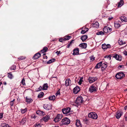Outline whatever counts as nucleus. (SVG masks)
I'll list each match as a JSON object with an SVG mask.
<instances>
[{
  "instance_id": "3",
  "label": "nucleus",
  "mask_w": 127,
  "mask_h": 127,
  "mask_svg": "<svg viewBox=\"0 0 127 127\" xmlns=\"http://www.w3.org/2000/svg\"><path fill=\"white\" fill-rule=\"evenodd\" d=\"M88 117L94 119H97L98 117L97 114L95 112L89 113L88 114Z\"/></svg>"
},
{
  "instance_id": "28",
  "label": "nucleus",
  "mask_w": 127,
  "mask_h": 127,
  "mask_svg": "<svg viewBox=\"0 0 127 127\" xmlns=\"http://www.w3.org/2000/svg\"><path fill=\"white\" fill-rule=\"evenodd\" d=\"M56 60L55 59H52L49 60L48 61H47V64H51L52 62H54Z\"/></svg>"
},
{
  "instance_id": "29",
  "label": "nucleus",
  "mask_w": 127,
  "mask_h": 127,
  "mask_svg": "<svg viewBox=\"0 0 127 127\" xmlns=\"http://www.w3.org/2000/svg\"><path fill=\"white\" fill-rule=\"evenodd\" d=\"M44 93L43 92H41L39 93L38 96V97L41 98L44 95Z\"/></svg>"
},
{
  "instance_id": "64",
  "label": "nucleus",
  "mask_w": 127,
  "mask_h": 127,
  "mask_svg": "<svg viewBox=\"0 0 127 127\" xmlns=\"http://www.w3.org/2000/svg\"><path fill=\"white\" fill-rule=\"evenodd\" d=\"M70 45V44H68L67 46V47L68 48L69 47Z\"/></svg>"
},
{
  "instance_id": "44",
  "label": "nucleus",
  "mask_w": 127,
  "mask_h": 127,
  "mask_svg": "<svg viewBox=\"0 0 127 127\" xmlns=\"http://www.w3.org/2000/svg\"><path fill=\"white\" fill-rule=\"evenodd\" d=\"M119 112H117V114L116 115V118L117 119H119Z\"/></svg>"
},
{
  "instance_id": "54",
  "label": "nucleus",
  "mask_w": 127,
  "mask_h": 127,
  "mask_svg": "<svg viewBox=\"0 0 127 127\" xmlns=\"http://www.w3.org/2000/svg\"><path fill=\"white\" fill-rule=\"evenodd\" d=\"M120 117L123 114V112H120Z\"/></svg>"
},
{
  "instance_id": "19",
  "label": "nucleus",
  "mask_w": 127,
  "mask_h": 127,
  "mask_svg": "<svg viewBox=\"0 0 127 127\" xmlns=\"http://www.w3.org/2000/svg\"><path fill=\"white\" fill-rule=\"evenodd\" d=\"M125 76V75L123 72H120V79H122Z\"/></svg>"
},
{
  "instance_id": "1",
  "label": "nucleus",
  "mask_w": 127,
  "mask_h": 127,
  "mask_svg": "<svg viewBox=\"0 0 127 127\" xmlns=\"http://www.w3.org/2000/svg\"><path fill=\"white\" fill-rule=\"evenodd\" d=\"M97 90V86L95 84L91 85L89 88V91L91 93H96Z\"/></svg>"
},
{
  "instance_id": "60",
  "label": "nucleus",
  "mask_w": 127,
  "mask_h": 127,
  "mask_svg": "<svg viewBox=\"0 0 127 127\" xmlns=\"http://www.w3.org/2000/svg\"><path fill=\"white\" fill-rule=\"evenodd\" d=\"M120 68H124V66L123 65H120Z\"/></svg>"
},
{
  "instance_id": "18",
  "label": "nucleus",
  "mask_w": 127,
  "mask_h": 127,
  "mask_svg": "<svg viewBox=\"0 0 127 127\" xmlns=\"http://www.w3.org/2000/svg\"><path fill=\"white\" fill-rule=\"evenodd\" d=\"M48 88L47 84H44L42 86V89L43 90H47Z\"/></svg>"
},
{
  "instance_id": "41",
  "label": "nucleus",
  "mask_w": 127,
  "mask_h": 127,
  "mask_svg": "<svg viewBox=\"0 0 127 127\" xmlns=\"http://www.w3.org/2000/svg\"><path fill=\"white\" fill-rule=\"evenodd\" d=\"M101 66L100 64L97 63L95 67L96 68H98L100 67Z\"/></svg>"
},
{
  "instance_id": "9",
  "label": "nucleus",
  "mask_w": 127,
  "mask_h": 127,
  "mask_svg": "<svg viewBox=\"0 0 127 127\" xmlns=\"http://www.w3.org/2000/svg\"><path fill=\"white\" fill-rule=\"evenodd\" d=\"M80 90V88L78 86H77L74 88L73 90V92L75 94L78 93Z\"/></svg>"
},
{
  "instance_id": "57",
  "label": "nucleus",
  "mask_w": 127,
  "mask_h": 127,
  "mask_svg": "<svg viewBox=\"0 0 127 127\" xmlns=\"http://www.w3.org/2000/svg\"><path fill=\"white\" fill-rule=\"evenodd\" d=\"M60 52V51H57L56 52V53L57 54V55H58L59 54Z\"/></svg>"
},
{
  "instance_id": "39",
  "label": "nucleus",
  "mask_w": 127,
  "mask_h": 127,
  "mask_svg": "<svg viewBox=\"0 0 127 127\" xmlns=\"http://www.w3.org/2000/svg\"><path fill=\"white\" fill-rule=\"evenodd\" d=\"M16 68V66L14 65H13L10 68V69L11 70H15Z\"/></svg>"
},
{
  "instance_id": "10",
  "label": "nucleus",
  "mask_w": 127,
  "mask_h": 127,
  "mask_svg": "<svg viewBox=\"0 0 127 127\" xmlns=\"http://www.w3.org/2000/svg\"><path fill=\"white\" fill-rule=\"evenodd\" d=\"M41 54L37 53L35 54L33 56L32 58L33 59L36 60L38 58L41 56Z\"/></svg>"
},
{
  "instance_id": "56",
  "label": "nucleus",
  "mask_w": 127,
  "mask_h": 127,
  "mask_svg": "<svg viewBox=\"0 0 127 127\" xmlns=\"http://www.w3.org/2000/svg\"><path fill=\"white\" fill-rule=\"evenodd\" d=\"M3 115L2 113H0V119L1 118H2Z\"/></svg>"
},
{
  "instance_id": "47",
  "label": "nucleus",
  "mask_w": 127,
  "mask_h": 127,
  "mask_svg": "<svg viewBox=\"0 0 127 127\" xmlns=\"http://www.w3.org/2000/svg\"><path fill=\"white\" fill-rule=\"evenodd\" d=\"M42 89V87L41 86H40L38 89V90H36V91H37L38 92V91H41Z\"/></svg>"
},
{
  "instance_id": "46",
  "label": "nucleus",
  "mask_w": 127,
  "mask_h": 127,
  "mask_svg": "<svg viewBox=\"0 0 127 127\" xmlns=\"http://www.w3.org/2000/svg\"><path fill=\"white\" fill-rule=\"evenodd\" d=\"M90 58L91 60L92 61H93L95 60V58L93 57V56H91L90 57Z\"/></svg>"
},
{
  "instance_id": "51",
  "label": "nucleus",
  "mask_w": 127,
  "mask_h": 127,
  "mask_svg": "<svg viewBox=\"0 0 127 127\" xmlns=\"http://www.w3.org/2000/svg\"><path fill=\"white\" fill-rule=\"evenodd\" d=\"M125 120L127 121V114H126L124 116Z\"/></svg>"
},
{
  "instance_id": "13",
  "label": "nucleus",
  "mask_w": 127,
  "mask_h": 127,
  "mask_svg": "<svg viewBox=\"0 0 127 127\" xmlns=\"http://www.w3.org/2000/svg\"><path fill=\"white\" fill-rule=\"evenodd\" d=\"M73 54L74 55H78L79 54V50L78 48H76L74 49L73 50Z\"/></svg>"
},
{
  "instance_id": "58",
  "label": "nucleus",
  "mask_w": 127,
  "mask_h": 127,
  "mask_svg": "<svg viewBox=\"0 0 127 127\" xmlns=\"http://www.w3.org/2000/svg\"><path fill=\"white\" fill-rule=\"evenodd\" d=\"M82 82V80L81 79H80L79 81V84H81Z\"/></svg>"
},
{
  "instance_id": "15",
  "label": "nucleus",
  "mask_w": 127,
  "mask_h": 127,
  "mask_svg": "<svg viewBox=\"0 0 127 127\" xmlns=\"http://www.w3.org/2000/svg\"><path fill=\"white\" fill-rule=\"evenodd\" d=\"M50 116L47 115L43 117L42 119L44 122H47L50 119Z\"/></svg>"
},
{
  "instance_id": "61",
  "label": "nucleus",
  "mask_w": 127,
  "mask_h": 127,
  "mask_svg": "<svg viewBox=\"0 0 127 127\" xmlns=\"http://www.w3.org/2000/svg\"><path fill=\"white\" fill-rule=\"evenodd\" d=\"M98 64H100L101 65H102V62H100L99 63H98Z\"/></svg>"
},
{
  "instance_id": "63",
  "label": "nucleus",
  "mask_w": 127,
  "mask_h": 127,
  "mask_svg": "<svg viewBox=\"0 0 127 127\" xmlns=\"http://www.w3.org/2000/svg\"><path fill=\"white\" fill-rule=\"evenodd\" d=\"M56 94H57V95H60V92H59V91H58L57 92V93Z\"/></svg>"
},
{
  "instance_id": "42",
  "label": "nucleus",
  "mask_w": 127,
  "mask_h": 127,
  "mask_svg": "<svg viewBox=\"0 0 127 127\" xmlns=\"http://www.w3.org/2000/svg\"><path fill=\"white\" fill-rule=\"evenodd\" d=\"M27 108H25V109H22L21 110V111L22 113H25L27 111Z\"/></svg>"
},
{
  "instance_id": "59",
  "label": "nucleus",
  "mask_w": 127,
  "mask_h": 127,
  "mask_svg": "<svg viewBox=\"0 0 127 127\" xmlns=\"http://www.w3.org/2000/svg\"><path fill=\"white\" fill-rule=\"evenodd\" d=\"M106 45V46H107V47H108V48H109V47H110V44H107V45Z\"/></svg>"
},
{
  "instance_id": "11",
  "label": "nucleus",
  "mask_w": 127,
  "mask_h": 127,
  "mask_svg": "<svg viewBox=\"0 0 127 127\" xmlns=\"http://www.w3.org/2000/svg\"><path fill=\"white\" fill-rule=\"evenodd\" d=\"M71 84V81L69 78L66 79L65 81V85L66 86H69Z\"/></svg>"
},
{
  "instance_id": "6",
  "label": "nucleus",
  "mask_w": 127,
  "mask_h": 127,
  "mask_svg": "<svg viewBox=\"0 0 127 127\" xmlns=\"http://www.w3.org/2000/svg\"><path fill=\"white\" fill-rule=\"evenodd\" d=\"M62 122L64 124L66 125L69 124L70 120L69 119L65 118L62 120Z\"/></svg>"
},
{
  "instance_id": "24",
  "label": "nucleus",
  "mask_w": 127,
  "mask_h": 127,
  "mask_svg": "<svg viewBox=\"0 0 127 127\" xmlns=\"http://www.w3.org/2000/svg\"><path fill=\"white\" fill-rule=\"evenodd\" d=\"M99 24L97 22H95L93 24V27L95 28H98L99 27Z\"/></svg>"
},
{
  "instance_id": "37",
  "label": "nucleus",
  "mask_w": 127,
  "mask_h": 127,
  "mask_svg": "<svg viewBox=\"0 0 127 127\" xmlns=\"http://www.w3.org/2000/svg\"><path fill=\"white\" fill-rule=\"evenodd\" d=\"M25 81V80L24 78H23L21 80V83L22 84L23 86H25L26 85Z\"/></svg>"
},
{
  "instance_id": "33",
  "label": "nucleus",
  "mask_w": 127,
  "mask_h": 127,
  "mask_svg": "<svg viewBox=\"0 0 127 127\" xmlns=\"http://www.w3.org/2000/svg\"><path fill=\"white\" fill-rule=\"evenodd\" d=\"M96 34L97 35H103L104 34V32L102 31H100L96 33Z\"/></svg>"
},
{
  "instance_id": "32",
  "label": "nucleus",
  "mask_w": 127,
  "mask_h": 127,
  "mask_svg": "<svg viewBox=\"0 0 127 127\" xmlns=\"http://www.w3.org/2000/svg\"><path fill=\"white\" fill-rule=\"evenodd\" d=\"M107 46L105 44H102V48L103 49H107L108 48Z\"/></svg>"
},
{
  "instance_id": "40",
  "label": "nucleus",
  "mask_w": 127,
  "mask_h": 127,
  "mask_svg": "<svg viewBox=\"0 0 127 127\" xmlns=\"http://www.w3.org/2000/svg\"><path fill=\"white\" fill-rule=\"evenodd\" d=\"M71 38V36H68L67 37L64 38V40H69Z\"/></svg>"
},
{
  "instance_id": "52",
  "label": "nucleus",
  "mask_w": 127,
  "mask_h": 127,
  "mask_svg": "<svg viewBox=\"0 0 127 127\" xmlns=\"http://www.w3.org/2000/svg\"><path fill=\"white\" fill-rule=\"evenodd\" d=\"M64 40V39L63 38H60L59 40V41L61 42H63Z\"/></svg>"
},
{
  "instance_id": "45",
  "label": "nucleus",
  "mask_w": 127,
  "mask_h": 127,
  "mask_svg": "<svg viewBox=\"0 0 127 127\" xmlns=\"http://www.w3.org/2000/svg\"><path fill=\"white\" fill-rule=\"evenodd\" d=\"M116 78L118 79H119V72H118L115 75Z\"/></svg>"
},
{
  "instance_id": "36",
  "label": "nucleus",
  "mask_w": 127,
  "mask_h": 127,
  "mask_svg": "<svg viewBox=\"0 0 127 127\" xmlns=\"http://www.w3.org/2000/svg\"><path fill=\"white\" fill-rule=\"evenodd\" d=\"M124 4V1L123 0H120V7L123 5Z\"/></svg>"
},
{
  "instance_id": "25",
  "label": "nucleus",
  "mask_w": 127,
  "mask_h": 127,
  "mask_svg": "<svg viewBox=\"0 0 127 127\" xmlns=\"http://www.w3.org/2000/svg\"><path fill=\"white\" fill-rule=\"evenodd\" d=\"M47 49L48 48L47 47H45L43 48V49L41 50V52L42 53H43L46 52Z\"/></svg>"
},
{
  "instance_id": "55",
  "label": "nucleus",
  "mask_w": 127,
  "mask_h": 127,
  "mask_svg": "<svg viewBox=\"0 0 127 127\" xmlns=\"http://www.w3.org/2000/svg\"><path fill=\"white\" fill-rule=\"evenodd\" d=\"M124 54L126 56H127V51H125L124 52Z\"/></svg>"
},
{
  "instance_id": "2",
  "label": "nucleus",
  "mask_w": 127,
  "mask_h": 127,
  "mask_svg": "<svg viewBox=\"0 0 127 127\" xmlns=\"http://www.w3.org/2000/svg\"><path fill=\"white\" fill-rule=\"evenodd\" d=\"M83 101V98L81 96H78L75 101V103L78 105H80Z\"/></svg>"
},
{
  "instance_id": "35",
  "label": "nucleus",
  "mask_w": 127,
  "mask_h": 127,
  "mask_svg": "<svg viewBox=\"0 0 127 127\" xmlns=\"http://www.w3.org/2000/svg\"><path fill=\"white\" fill-rule=\"evenodd\" d=\"M26 101L28 103L32 101V100L31 98H28L27 97H26Z\"/></svg>"
},
{
  "instance_id": "34",
  "label": "nucleus",
  "mask_w": 127,
  "mask_h": 127,
  "mask_svg": "<svg viewBox=\"0 0 127 127\" xmlns=\"http://www.w3.org/2000/svg\"><path fill=\"white\" fill-rule=\"evenodd\" d=\"M8 77L10 79H11L13 77V76L11 73H9L8 74Z\"/></svg>"
},
{
  "instance_id": "12",
  "label": "nucleus",
  "mask_w": 127,
  "mask_h": 127,
  "mask_svg": "<svg viewBox=\"0 0 127 127\" xmlns=\"http://www.w3.org/2000/svg\"><path fill=\"white\" fill-rule=\"evenodd\" d=\"M36 113L37 114L41 116H43L45 114V113L43 112V111L40 110L37 111H36Z\"/></svg>"
},
{
  "instance_id": "50",
  "label": "nucleus",
  "mask_w": 127,
  "mask_h": 127,
  "mask_svg": "<svg viewBox=\"0 0 127 127\" xmlns=\"http://www.w3.org/2000/svg\"><path fill=\"white\" fill-rule=\"evenodd\" d=\"M108 32H111L112 30V29L111 28H109V27H108Z\"/></svg>"
},
{
  "instance_id": "17",
  "label": "nucleus",
  "mask_w": 127,
  "mask_h": 127,
  "mask_svg": "<svg viewBox=\"0 0 127 127\" xmlns=\"http://www.w3.org/2000/svg\"><path fill=\"white\" fill-rule=\"evenodd\" d=\"M76 125L77 127H82V125L81 124L79 120H76Z\"/></svg>"
},
{
  "instance_id": "4",
  "label": "nucleus",
  "mask_w": 127,
  "mask_h": 127,
  "mask_svg": "<svg viewBox=\"0 0 127 127\" xmlns=\"http://www.w3.org/2000/svg\"><path fill=\"white\" fill-rule=\"evenodd\" d=\"M43 107L44 109L46 110H50L52 109V105L50 104H44L43 106Z\"/></svg>"
},
{
  "instance_id": "31",
  "label": "nucleus",
  "mask_w": 127,
  "mask_h": 127,
  "mask_svg": "<svg viewBox=\"0 0 127 127\" xmlns=\"http://www.w3.org/2000/svg\"><path fill=\"white\" fill-rule=\"evenodd\" d=\"M48 98L49 100H55V95H53L52 96L49 97Z\"/></svg>"
},
{
  "instance_id": "62",
  "label": "nucleus",
  "mask_w": 127,
  "mask_h": 127,
  "mask_svg": "<svg viewBox=\"0 0 127 127\" xmlns=\"http://www.w3.org/2000/svg\"><path fill=\"white\" fill-rule=\"evenodd\" d=\"M124 109L126 110L127 109V105L124 107Z\"/></svg>"
},
{
  "instance_id": "49",
  "label": "nucleus",
  "mask_w": 127,
  "mask_h": 127,
  "mask_svg": "<svg viewBox=\"0 0 127 127\" xmlns=\"http://www.w3.org/2000/svg\"><path fill=\"white\" fill-rule=\"evenodd\" d=\"M125 42H123V41L122 42V41H121L120 42V45H122L123 44H125Z\"/></svg>"
},
{
  "instance_id": "53",
  "label": "nucleus",
  "mask_w": 127,
  "mask_h": 127,
  "mask_svg": "<svg viewBox=\"0 0 127 127\" xmlns=\"http://www.w3.org/2000/svg\"><path fill=\"white\" fill-rule=\"evenodd\" d=\"M111 56L110 55L108 56H105L104 57L105 58H106V57H107V58L109 59H110L111 58Z\"/></svg>"
},
{
  "instance_id": "23",
  "label": "nucleus",
  "mask_w": 127,
  "mask_h": 127,
  "mask_svg": "<svg viewBox=\"0 0 127 127\" xmlns=\"http://www.w3.org/2000/svg\"><path fill=\"white\" fill-rule=\"evenodd\" d=\"M120 19L122 22L124 21L125 22H127V18L125 16L122 17L120 18Z\"/></svg>"
},
{
  "instance_id": "8",
  "label": "nucleus",
  "mask_w": 127,
  "mask_h": 127,
  "mask_svg": "<svg viewBox=\"0 0 127 127\" xmlns=\"http://www.w3.org/2000/svg\"><path fill=\"white\" fill-rule=\"evenodd\" d=\"M97 79L96 77H90L88 79L89 82L90 83H91L94 82Z\"/></svg>"
},
{
  "instance_id": "43",
  "label": "nucleus",
  "mask_w": 127,
  "mask_h": 127,
  "mask_svg": "<svg viewBox=\"0 0 127 127\" xmlns=\"http://www.w3.org/2000/svg\"><path fill=\"white\" fill-rule=\"evenodd\" d=\"M41 125L37 123L34 126V127H40Z\"/></svg>"
},
{
  "instance_id": "7",
  "label": "nucleus",
  "mask_w": 127,
  "mask_h": 127,
  "mask_svg": "<svg viewBox=\"0 0 127 127\" xmlns=\"http://www.w3.org/2000/svg\"><path fill=\"white\" fill-rule=\"evenodd\" d=\"M70 108L68 107L62 109V111L63 114H67L70 112Z\"/></svg>"
},
{
  "instance_id": "30",
  "label": "nucleus",
  "mask_w": 127,
  "mask_h": 127,
  "mask_svg": "<svg viewBox=\"0 0 127 127\" xmlns=\"http://www.w3.org/2000/svg\"><path fill=\"white\" fill-rule=\"evenodd\" d=\"M108 27H105L103 29V31L104 32L106 33L108 32Z\"/></svg>"
},
{
  "instance_id": "21",
  "label": "nucleus",
  "mask_w": 127,
  "mask_h": 127,
  "mask_svg": "<svg viewBox=\"0 0 127 127\" xmlns=\"http://www.w3.org/2000/svg\"><path fill=\"white\" fill-rule=\"evenodd\" d=\"M113 57L115 58L116 60H119V55L115 54L113 55Z\"/></svg>"
},
{
  "instance_id": "14",
  "label": "nucleus",
  "mask_w": 127,
  "mask_h": 127,
  "mask_svg": "<svg viewBox=\"0 0 127 127\" xmlns=\"http://www.w3.org/2000/svg\"><path fill=\"white\" fill-rule=\"evenodd\" d=\"M79 46L82 48H85L87 47V44L86 43H83L79 45Z\"/></svg>"
},
{
  "instance_id": "5",
  "label": "nucleus",
  "mask_w": 127,
  "mask_h": 127,
  "mask_svg": "<svg viewBox=\"0 0 127 127\" xmlns=\"http://www.w3.org/2000/svg\"><path fill=\"white\" fill-rule=\"evenodd\" d=\"M62 117V115L58 114L57 115L54 121L55 122H57L59 121L61 119Z\"/></svg>"
},
{
  "instance_id": "27",
  "label": "nucleus",
  "mask_w": 127,
  "mask_h": 127,
  "mask_svg": "<svg viewBox=\"0 0 127 127\" xmlns=\"http://www.w3.org/2000/svg\"><path fill=\"white\" fill-rule=\"evenodd\" d=\"M1 127H9L8 125L5 123H2L1 125Z\"/></svg>"
},
{
  "instance_id": "16",
  "label": "nucleus",
  "mask_w": 127,
  "mask_h": 127,
  "mask_svg": "<svg viewBox=\"0 0 127 127\" xmlns=\"http://www.w3.org/2000/svg\"><path fill=\"white\" fill-rule=\"evenodd\" d=\"M88 38V36L87 35H84L82 36L81 37V39L82 40V41L84 42Z\"/></svg>"
},
{
  "instance_id": "26",
  "label": "nucleus",
  "mask_w": 127,
  "mask_h": 127,
  "mask_svg": "<svg viewBox=\"0 0 127 127\" xmlns=\"http://www.w3.org/2000/svg\"><path fill=\"white\" fill-rule=\"evenodd\" d=\"M101 66L102 69V70H103L106 68L107 66V65L106 64L103 63L102 64Z\"/></svg>"
},
{
  "instance_id": "48",
  "label": "nucleus",
  "mask_w": 127,
  "mask_h": 127,
  "mask_svg": "<svg viewBox=\"0 0 127 127\" xmlns=\"http://www.w3.org/2000/svg\"><path fill=\"white\" fill-rule=\"evenodd\" d=\"M86 32V31L85 30H82L81 32V33L82 34H84Z\"/></svg>"
},
{
  "instance_id": "20",
  "label": "nucleus",
  "mask_w": 127,
  "mask_h": 127,
  "mask_svg": "<svg viewBox=\"0 0 127 127\" xmlns=\"http://www.w3.org/2000/svg\"><path fill=\"white\" fill-rule=\"evenodd\" d=\"M114 26L116 28L118 29L119 27V21L115 22H114Z\"/></svg>"
},
{
  "instance_id": "38",
  "label": "nucleus",
  "mask_w": 127,
  "mask_h": 127,
  "mask_svg": "<svg viewBox=\"0 0 127 127\" xmlns=\"http://www.w3.org/2000/svg\"><path fill=\"white\" fill-rule=\"evenodd\" d=\"M15 100V99H14L13 100L11 101L10 102V105L11 106H12L14 104V102Z\"/></svg>"
},
{
  "instance_id": "22",
  "label": "nucleus",
  "mask_w": 127,
  "mask_h": 127,
  "mask_svg": "<svg viewBox=\"0 0 127 127\" xmlns=\"http://www.w3.org/2000/svg\"><path fill=\"white\" fill-rule=\"evenodd\" d=\"M27 121V119L25 118H23L20 122V124H23L26 123Z\"/></svg>"
}]
</instances>
